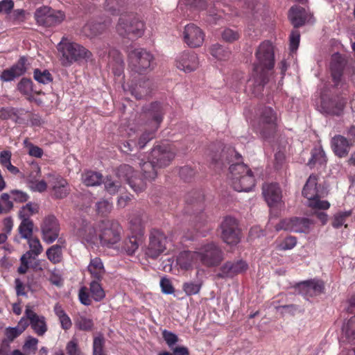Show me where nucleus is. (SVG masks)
Returning <instances> with one entry per match:
<instances>
[{
	"mask_svg": "<svg viewBox=\"0 0 355 355\" xmlns=\"http://www.w3.org/2000/svg\"><path fill=\"white\" fill-rule=\"evenodd\" d=\"M130 229L132 234L140 236L144 235V225L139 217L132 218L130 220Z\"/></svg>",
	"mask_w": 355,
	"mask_h": 355,
	"instance_id": "52",
	"label": "nucleus"
},
{
	"mask_svg": "<svg viewBox=\"0 0 355 355\" xmlns=\"http://www.w3.org/2000/svg\"><path fill=\"white\" fill-rule=\"evenodd\" d=\"M235 156L238 162L230 165V178L233 189L239 192H248L255 185V180L250 168L242 162L241 156L238 153H235Z\"/></svg>",
	"mask_w": 355,
	"mask_h": 355,
	"instance_id": "4",
	"label": "nucleus"
},
{
	"mask_svg": "<svg viewBox=\"0 0 355 355\" xmlns=\"http://www.w3.org/2000/svg\"><path fill=\"white\" fill-rule=\"evenodd\" d=\"M105 339L103 334H98L94 337L93 355H107L104 347Z\"/></svg>",
	"mask_w": 355,
	"mask_h": 355,
	"instance_id": "46",
	"label": "nucleus"
},
{
	"mask_svg": "<svg viewBox=\"0 0 355 355\" xmlns=\"http://www.w3.org/2000/svg\"><path fill=\"white\" fill-rule=\"evenodd\" d=\"M149 156L153 163L157 164V168H164L168 166L174 159L175 150L173 145L162 143L154 146Z\"/></svg>",
	"mask_w": 355,
	"mask_h": 355,
	"instance_id": "14",
	"label": "nucleus"
},
{
	"mask_svg": "<svg viewBox=\"0 0 355 355\" xmlns=\"http://www.w3.org/2000/svg\"><path fill=\"white\" fill-rule=\"evenodd\" d=\"M239 33L231 28H225L222 33V38L227 42H233L239 40Z\"/></svg>",
	"mask_w": 355,
	"mask_h": 355,
	"instance_id": "57",
	"label": "nucleus"
},
{
	"mask_svg": "<svg viewBox=\"0 0 355 355\" xmlns=\"http://www.w3.org/2000/svg\"><path fill=\"white\" fill-rule=\"evenodd\" d=\"M300 293L306 299L322 294L324 290V284L322 280L311 279L298 284Z\"/></svg>",
	"mask_w": 355,
	"mask_h": 355,
	"instance_id": "25",
	"label": "nucleus"
},
{
	"mask_svg": "<svg viewBox=\"0 0 355 355\" xmlns=\"http://www.w3.org/2000/svg\"><path fill=\"white\" fill-rule=\"evenodd\" d=\"M342 343L355 345V315L352 316L342 327Z\"/></svg>",
	"mask_w": 355,
	"mask_h": 355,
	"instance_id": "35",
	"label": "nucleus"
},
{
	"mask_svg": "<svg viewBox=\"0 0 355 355\" xmlns=\"http://www.w3.org/2000/svg\"><path fill=\"white\" fill-rule=\"evenodd\" d=\"M47 258L53 263H58L62 260V250L59 245H54L46 250Z\"/></svg>",
	"mask_w": 355,
	"mask_h": 355,
	"instance_id": "47",
	"label": "nucleus"
},
{
	"mask_svg": "<svg viewBox=\"0 0 355 355\" xmlns=\"http://www.w3.org/2000/svg\"><path fill=\"white\" fill-rule=\"evenodd\" d=\"M210 53L216 59L225 60L229 58L230 51L219 44H213L210 48Z\"/></svg>",
	"mask_w": 355,
	"mask_h": 355,
	"instance_id": "44",
	"label": "nucleus"
},
{
	"mask_svg": "<svg viewBox=\"0 0 355 355\" xmlns=\"http://www.w3.org/2000/svg\"><path fill=\"white\" fill-rule=\"evenodd\" d=\"M128 0H106L105 9L112 15H118L126 6Z\"/></svg>",
	"mask_w": 355,
	"mask_h": 355,
	"instance_id": "41",
	"label": "nucleus"
},
{
	"mask_svg": "<svg viewBox=\"0 0 355 355\" xmlns=\"http://www.w3.org/2000/svg\"><path fill=\"white\" fill-rule=\"evenodd\" d=\"M116 175L119 179L123 180L128 183L129 180L132 179L135 174L131 166L129 164H121L117 168Z\"/></svg>",
	"mask_w": 355,
	"mask_h": 355,
	"instance_id": "43",
	"label": "nucleus"
},
{
	"mask_svg": "<svg viewBox=\"0 0 355 355\" xmlns=\"http://www.w3.org/2000/svg\"><path fill=\"white\" fill-rule=\"evenodd\" d=\"M10 193L13 200L17 202H25L29 198L26 193L17 189L12 190Z\"/></svg>",
	"mask_w": 355,
	"mask_h": 355,
	"instance_id": "64",
	"label": "nucleus"
},
{
	"mask_svg": "<svg viewBox=\"0 0 355 355\" xmlns=\"http://www.w3.org/2000/svg\"><path fill=\"white\" fill-rule=\"evenodd\" d=\"M312 221L306 218L293 217L282 220L277 225V231L282 230L300 233H309Z\"/></svg>",
	"mask_w": 355,
	"mask_h": 355,
	"instance_id": "16",
	"label": "nucleus"
},
{
	"mask_svg": "<svg viewBox=\"0 0 355 355\" xmlns=\"http://www.w3.org/2000/svg\"><path fill=\"white\" fill-rule=\"evenodd\" d=\"M166 236L162 231L153 230L149 236L146 255L152 259L157 258L166 250Z\"/></svg>",
	"mask_w": 355,
	"mask_h": 355,
	"instance_id": "19",
	"label": "nucleus"
},
{
	"mask_svg": "<svg viewBox=\"0 0 355 355\" xmlns=\"http://www.w3.org/2000/svg\"><path fill=\"white\" fill-rule=\"evenodd\" d=\"M116 31L121 36L130 40L141 37L144 32V24L133 15L120 17Z\"/></svg>",
	"mask_w": 355,
	"mask_h": 355,
	"instance_id": "8",
	"label": "nucleus"
},
{
	"mask_svg": "<svg viewBox=\"0 0 355 355\" xmlns=\"http://www.w3.org/2000/svg\"><path fill=\"white\" fill-rule=\"evenodd\" d=\"M162 337L170 347L178 341V337L176 334L166 329L162 331Z\"/></svg>",
	"mask_w": 355,
	"mask_h": 355,
	"instance_id": "61",
	"label": "nucleus"
},
{
	"mask_svg": "<svg viewBox=\"0 0 355 355\" xmlns=\"http://www.w3.org/2000/svg\"><path fill=\"white\" fill-rule=\"evenodd\" d=\"M327 162L325 153L322 148H314L311 151V157L308 162V166L311 168L315 164L323 165Z\"/></svg>",
	"mask_w": 355,
	"mask_h": 355,
	"instance_id": "39",
	"label": "nucleus"
},
{
	"mask_svg": "<svg viewBox=\"0 0 355 355\" xmlns=\"http://www.w3.org/2000/svg\"><path fill=\"white\" fill-rule=\"evenodd\" d=\"M248 266L243 260L236 261H227L220 268L216 277L220 279L232 278L247 270Z\"/></svg>",
	"mask_w": 355,
	"mask_h": 355,
	"instance_id": "23",
	"label": "nucleus"
},
{
	"mask_svg": "<svg viewBox=\"0 0 355 355\" xmlns=\"http://www.w3.org/2000/svg\"><path fill=\"white\" fill-rule=\"evenodd\" d=\"M176 67L186 73L195 71L199 66L198 55L193 51H183L175 60Z\"/></svg>",
	"mask_w": 355,
	"mask_h": 355,
	"instance_id": "22",
	"label": "nucleus"
},
{
	"mask_svg": "<svg viewBox=\"0 0 355 355\" xmlns=\"http://www.w3.org/2000/svg\"><path fill=\"white\" fill-rule=\"evenodd\" d=\"M66 350L68 355H83L76 339H72L66 346Z\"/></svg>",
	"mask_w": 355,
	"mask_h": 355,
	"instance_id": "59",
	"label": "nucleus"
},
{
	"mask_svg": "<svg viewBox=\"0 0 355 355\" xmlns=\"http://www.w3.org/2000/svg\"><path fill=\"white\" fill-rule=\"evenodd\" d=\"M24 315L29 319L31 328L38 336H42L46 332L47 326L44 316L38 315L29 307H26Z\"/></svg>",
	"mask_w": 355,
	"mask_h": 355,
	"instance_id": "30",
	"label": "nucleus"
},
{
	"mask_svg": "<svg viewBox=\"0 0 355 355\" xmlns=\"http://www.w3.org/2000/svg\"><path fill=\"white\" fill-rule=\"evenodd\" d=\"M122 230L116 220H101L93 227L94 234L90 232V245L100 243L102 245L112 248L121 241Z\"/></svg>",
	"mask_w": 355,
	"mask_h": 355,
	"instance_id": "3",
	"label": "nucleus"
},
{
	"mask_svg": "<svg viewBox=\"0 0 355 355\" xmlns=\"http://www.w3.org/2000/svg\"><path fill=\"white\" fill-rule=\"evenodd\" d=\"M58 50L61 53V62L63 66L68 67L73 62L84 60L87 50L82 45L71 42L62 40L58 46Z\"/></svg>",
	"mask_w": 355,
	"mask_h": 355,
	"instance_id": "10",
	"label": "nucleus"
},
{
	"mask_svg": "<svg viewBox=\"0 0 355 355\" xmlns=\"http://www.w3.org/2000/svg\"><path fill=\"white\" fill-rule=\"evenodd\" d=\"M146 180L137 177L136 175L128 183L136 193H140L146 188Z\"/></svg>",
	"mask_w": 355,
	"mask_h": 355,
	"instance_id": "51",
	"label": "nucleus"
},
{
	"mask_svg": "<svg viewBox=\"0 0 355 355\" xmlns=\"http://www.w3.org/2000/svg\"><path fill=\"white\" fill-rule=\"evenodd\" d=\"M262 193L269 207H277L281 204L282 195L278 184H264L262 187Z\"/></svg>",
	"mask_w": 355,
	"mask_h": 355,
	"instance_id": "24",
	"label": "nucleus"
},
{
	"mask_svg": "<svg viewBox=\"0 0 355 355\" xmlns=\"http://www.w3.org/2000/svg\"><path fill=\"white\" fill-rule=\"evenodd\" d=\"M17 116V110L14 107H3L0 109V119L7 120Z\"/></svg>",
	"mask_w": 355,
	"mask_h": 355,
	"instance_id": "60",
	"label": "nucleus"
},
{
	"mask_svg": "<svg viewBox=\"0 0 355 355\" xmlns=\"http://www.w3.org/2000/svg\"><path fill=\"white\" fill-rule=\"evenodd\" d=\"M203 197L200 196L199 193L193 192L188 195L187 198V203L189 206L193 207H196V212L192 214V223H193L194 227L197 232L201 234L203 236H205V233L210 230V225H208L207 221L206 215L202 211L203 209ZM187 211H189V210Z\"/></svg>",
	"mask_w": 355,
	"mask_h": 355,
	"instance_id": "7",
	"label": "nucleus"
},
{
	"mask_svg": "<svg viewBox=\"0 0 355 355\" xmlns=\"http://www.w3.org/2000/svg\"><path fill=\"white\" fill-rule=\"evenodd\" d=\"M105 339L103 334H98L94 337L93 355H107L104 347Z\"/></svg>",
	"mask_w": 355,
	"mask_h": 355,
	"instance_id": "45",
	"label": "nucleus"
},
{
	"mask_svg": "<svg viewBox=\"0 0 355 355\" xmlns=\"http://www.w3.org/2000/svg\"><path fill=\"white\" fill-rule=\"evenodd\" d=\"M153 55L144 49H137L128 54V66L131 71L146 73L153 69Z\"/></svg>",
	"mask_w": 355,
	"mask_h": 355,
	"instance_id": "9",
	"label": "nucleus"
},
{
	"mask_svg": "<svg viewBox=\"0 0 355 355\" xmlns=\"http://www.w3.org/2000/svg\"><path fill=\"white\" fill-rule=\"evenodd\" d=\"M341 93L340 89H334L331 96L324 91L321 94V107L330 115L341 116L347 103V95Z\"/></svg>",
	"mask_w": 355,
	"mask_h": 355,
	"instance_id": "6",
	"label": "nucleus"
},
{
	"mask_svg": "<svg viewBox=\"0 0 355 355\" xmlns=\"http://www.w3.org/2000/svg\"><path fill=\"white\" fill-rule=\"evenodd\" d=\"M26 12L24 9H16L12 11L9 18L14 22L21 23L25 21Z\"/></svg>",
	"mask_w": 355,
	"mask_h": 355,
	"instance_id": "58",
	"label": "nucleus"
},
{
	"mask_svg": "<svg viewBox=\"0 0 355 355\" xmlns=\"http://www.w3.org/2000/svg\"><path fill=\"white\" fill-rule=\"evenodd\" d=\"M236 218L227 216L220 225L221 238L223 241L230 245H236L240 241V230Z\"/></svg>",
	"mask_w": 355,
	"mask_h": 355,
	"instance_id": "18",
	"label": "nucleus"
},
{
	"mask_svg": "<svg viewBox=\"0 0 355 355\" xmlns=\"http://www.w3.org/2000/svg\"><path fill=\"white\" fill-rule=\"evenodd\" d=\"M318 180L317 175L311 174L309 176L302 190V195L305 198L318 197Z\"/></svg>",
	"mask_w": 355,
	"mask_h": 355,
	"instance_id": "37",
	"label": "nucleus"
},
{
	"mask_svg": "<svg viewBox=\"0 0 355 355\" xmlns=\"http://www.w3.org/2000/svg\"><path fill=\"white\" fill-rule=\"evenodd\" d=\"M180 176L184 181H189L195 175L194 170L188 166H184L180 169Z\"/></svg>",
	"mask_w": 355,
	"mask_h": 355,
	"instance_id": "63",
	"label": "nucleus"
},
{
	"mask_svg": "<svg viewBox=\"0 0 355 355\" xmlns=\"http://www.w3.org/2000/svg\"><path fill=\"white\" fill-rule=\"evenodd\" d=\"M65 15L60 10H55L49 6L37 8L35 12V18L37 24L45 27H51L60 24Z\"/></svg>",
	"mask_w": 355,
	"mask_h": 355,
	"instance_id": "15",
	"label": "nucleus"
},
{
	"mask_svg": "<svg viewBox=\"0 0 355 355\" xmlns=\"http://www.w3.org/2000/svg\"><path fill=\"white\" fill-rule=\"evenodd\" d=\"M33 226V220L21 221L19 226V232L21 238L28 239L32 237Z\"/></svg>",
	"mask_w": 355,
	"mask_h": 355,
	"instance_id": "49",
	"label": "nucleus"
},
{
	"mask_svg": "<svg viewBox=\"0 0 355 355\" xmlns=\"http://www.w3.org/2000/svg\"><path fill=\"white\" fill-rule=\"evenodd\" d=\"M196 250L199 263L205 267L218 266L223 260V252L214 242L202 245Z\"/></svg>",
	"mask_w": 355,
	"mask_h": 355,
	"instance_id": "12",
	"label": "nucleus"
},
{
	"mask_svg": "<svg viewBox=\"0 0 355 355\" xmlns=\"http://www.w3.org/2000/svg\"><path fill=\"white\" fill-rule=\"evenodd\" d=\"M300 34L299 31L294 30L290 35V49L292 51H296L299 46Z\"/></svg>",
	"mask_w": 355,
	"mask_h": 355,
	"instance_id": "62",
	"label": "nucleus"
},
{
	"mask_svg": "<svg viewBox=\"0 0 355 355\" xmlns=\"http://www.w3.org/2000/svg\"><path fill=\"white\" fill-rule=\"evenodd\" d=\"M88 222L87 218H80L74 224V232L76 235L81 239L82 243L85 245L89 243Z\"/></svg>",
	"mask_w": 355,
	"mask_h": 355,
	"instance_id": "38",
	"label": "nucleus"
},
{
	"mask_svg": "<svg viewBox=\"0 0 355 355\" xmlns=\"http://www.w3.org/2000/svg\"><path fill=\"white\" fill-rule=\"evenodd\" d=\"M347 65V61L344 56L338 53L331 55L329 62L330 77L332 82V89H340L341 93L347 94L349 92V84L344 77V73Z\"/></svg>",
	"mask_w": 355,
	"mask_h": 355,
	"instance_id": "5",
	"label": "nucleus"
},
{
	"mask_svg": "<svg viewBox=\"0 0 355 355\" xmlns=\"http://www.w3.org/2000/svg\"><path fill=\"white\" fill-rule=\"evenodd\" d=\"M256 62L253 64L252 77L247 83V89L254 96L262 94L269 80L268 71L275 67V52L272 44L266 40L261 42L255 52Z\"/></svg>",
	"mask_w": 355,
	"mask_h": 355,
	"instance_id": "1",
	"label": "nucleus"
},
{
	"mask_svg": "<svg viewBox=\"0 0 355 355\" xmlns=\"http://www.w3.org/2000/svg\"><path fill=\"white\" fill-rule=\"evenodd\" d=\"M352 215V211H346L339 212L336 214L333 218L331 225L334 228H339L342 225H345V227H347V225L345 224L347 218Z\"/></svg>",
	"mask_w": 355,
	"mask_h": 355,
	"instance_id": "50",
	"label": "nucleus"
},
{
	"mask_svg": "<svg viewBox=\"0 0 355 355\" xmlns=\"http://www.w3.org/2000/svg\"><path fill=\"white\" fill-rule=\"evenodd\" d=\"M352 144L345 137L337 135L331 140V147L334 154L340 158L346 157L349 151Z\"/></svg>",
	"mask_w": 355,
	"mask_h": 355,
	"instance_id": "31",
	"label": "nucleus"
},
{
	"mask_svg": "<svg viewBox=\"0 0 355 355\" xmlns=\"http://www.w3.org/2000/svg\"><path fill=\"white\" fill-rule=\"evenodd\" d=\"M148 161H144V156L142 155H134L131 157V160L136 164H138L142 171V174L145 180L152 181L155 179L157 175L156 168L157 167L155 163H153L150 160V156L148 157Z\"/></svg>",
	"mask_w": 355,
	"mask_h": 355,
	"instance_id": "26",
	"label": "nucleus"
},
{
	"mask_svg": "<svg viewBox=\"0 0 355 355\" xmlns=\"http://www.w3.org/2000/svg\"><path fill=\"white\" fill-rule=\"evenodd\" d=\"M30 248V250L27 252L28 258L35 259L42 252L43 248L40 243V240L37 237H31L27 239Z\"/></svg>",
	"mask_w": 355,
	"mask_h": 355,
	"instance_id": "42",
	"label": "nucleus"
},
{
	"mask_svg": "<svg viewBox=\"0 0 355 355\" xmlns=\"http://www.w3.org/2000/svg\"><path fill=\"white\" fill-rule=\"evenodd\" d=\"M24 144L28 149L29 155L37 158L42 157V156L44 154L42 148L37 146L34 145L31 142H28L27 139L24 141Z\"/></svg>",
	"mask_w": 355,
	"mask_h": 355,
	"instance_id": "55",
	"label": "nucleus"
},
{
	"mask_svg": "<svg viewBox=\"0 0 355 355\" xmlns=\"http://www.w3.org/2000/svg\"><path fill=\"white\" fill-rule=\"evenodd\" d=\"M205 33L194 24L185 26L183 32L184 42L191 48H197L202 45L205 40Z\"/></svg>",
	"mask_w": 355,
	"mask_h": 355,
	"instance_id": "20",
	"label": "nucleus"
},
{
	"mask_svg": "<svg viewBox=\"0 0 355 355\" xmlns=\"http://www.w3.org/2000/svg\"><path fill=\"white\" fill-rule=\"evenodd\" d=\"M40 229L43 241L51 244L59 236L60 223L54 215L49 214L44 218Z\"/></svg>",
	"mask_w": 355,
	"mask_h": 355,
	"instance_id": "17",
	"label": "nucleus"
},
{
	"mask_svg": "<svg viewBox=\"0 0 355 355\" xmlns=\"http://www.w3.org/2000/svg\"><path fill=\"white\" fill-rule=\"evenodd\" d=\"M177 265L184 270L192 269L199 264L197 250L181 252L176 259Z\"/></svg>",
	"mask_w": 355,
	"mask_h": 355,
	"instance_id": "29",
	"label": "nucleus"
},
{
	"mask_svg": "<svg viewBox=\"0 0 355 355\" xmlns=\"http://www.w3.org/2000/svg\"><path fill=\"white\" fill-rule=\"evenodd\" d=\"M104 185L106 191L112 195L116 193L121 187V184L119 182L114 181L110 178H106L104 182Z\"/></svg>",
	"mask_w": 355,
	"mask_h": 355,
	"instance_id": "56",
	"label": "nucleus"
},
{
	"mask_svg": "<svg viewBox=\"0 0 355 355\" xmlns=\"http://www.w3.org/2000/svg\"><path fill=\"white\" fill-rule=\"evenodd\" d=\"M105 272L103 264L99 258L90 260V275L95 279L90 282V299L96 302H100L105 297V291L99 283Z\"/></svg>",
	"mask_w": 355,
	"mask_h": 355,
	"instance_id": "13",
	"label": "nucleus"
},
{
	"mask_svg": "<svg viewBox=\"0 0 355 355\" xmlns=\"http://www.w3.org/2000/svg\"><path fill=\"white\" fill-rule=\"evenodd\" d=\"M201 282H184L182 285V290L187 295L191 296L199 293L202 288Z\"/></svg>",
	"mask_w": 355,
	"mask_h": 355,
	"instance_id": "48",
	"label": "nucleus"
},
{
	"mask_svg": "<svg viewBox=\"0 0 355 355\" xmlns=\"http://www.w3.org/2000/svg\"><path fill=\"white\" fill-rule=\"evenodd\" d=\"M306 10L300 6H292L288 11V19L295 28L302 26L307 20Z\"/></svg>",
	"mask_w": 355,
	"mask_h": 355,
	"instance_id": "32",
	"label": "nucleus"
},
{
	"mask_svg": "<svg viewBox=\"0 0 355 355\" xmlns=\"http://www.w3.org/2000/svg\"><path fill=\"white\" fill-rule=\"evenodd\" d=\"M143 241L142 236L132 234L123 242L122 251L129 256L133 255Z\"/></svg>",
	"mask_w": 355,
	"mask_h": 355,
	"instance_id": "36",
	"label": "nucleus"
},
{
	"mask_svg": "<svg viewBox=\"0 0 355 355\" xmlns=\"http://www.w3.org/2000/svg\"><path fill=\"white\" fill-rule=\"evenodd\" d=\"M27 58L24 56L20 57L18 61L13 64L10 69H5L2 71L0 79L5 82L13 80L15 78L24 75L26 72Z\"/></svg>",
	"mask_w": 355,
	"mask_h": 355,
	"instance_id": "27",
	"label": "nucleus"
},
{
	"mask_svg": "<svg viewBox=\"0 0 355 355\" xmlns=\"http://www.w3.org/2000/svg\"><path fill=\"white\" fill-rule=\"evenodd\" d=\"M309 200V206L314 209L326 210L330 207V204L327 200H321L320 196L307 198Z\"/></svg>",
	"mask_w": 355,
	"mask_h": 355,
	"instance_id": "53",
	"label": "nucleus"
},
{
	"mask_svg": "<svg viewBox=\"0 0 355 355\" xmlns=\"http://www.w3.org/2000/svg\"><path fill=\"white\" fill-rule=\"evenodd\" d=\"M164 114V106L160 103L153 102L150 103L148 109L144 114V117L147 119L146 125L149 129H145L137 141L132 139L131 136L129 135V140L121 146V150L128 153V152L132 151L133 146H136L140 149L144 148L147 143L155 137V132L159 128Z\"/></svg>",
	"mask_w": 355,
	"mask_h": 355,
	"instance_id": "2",
	"label": "nucleus"
},
{
	"mask_svg": "<svg viewBox=\"0 0 355 355\" xmlns=\"http://www.w3.org/2000/svg\"><path fill=\"white\" fill-rule=\"evenodd\" d=\"M277 113L270 107H263L259 112L257 131L264 139L274 137L277 132Z\"/></svg>",
	"mask_w": 355,
	"mask_h": 355,
	"instance_id": "11",
	"label": "nucleus"
},
{
	"mask_svg": "<svg viewBox=\"0 0 355 355\" xmlns=\"http://www.w3.org/2000/svg\"><path fill=\"white\" fill-rule=\"evenodd\" d=\"M111 60L109 61V66L114 76L122 75L124 69V62L121 54L116 50H112L109 52Z\"/></svg>",
	"mask_w": 355,
	"mask_h": 355,
	"instance_id": "34",
	"label": "nucleus"
},
{
	"mask_svg": "<svg viewBox=\"0 0 355 355\" xmlns=\"http://www.w3.org/2000/svg\"><path fill=\"white\" fill-rule=\"evenodd\" d=\"M51 179L49 184L53 191V197L55 199L65 198L69 193L68 183L65 179L59 175L49 174Z\"/></svg>",
	"mask_w": 355,
	"mask_h": 355,
	"instance_id": "28",
	"label": "nucleus"
},
{
	"mask_svg": "<svg viewBox=\"0 0 355 355\" xmlns=\"http://www.w3.org/2000/svg\"><path fill=\"white\" fill-rule=\"evenodd\" d=\"M33 78L38 83L42 85H48L53 82V78L52 74L49 70H41L40 69H35L33 71Z\"/></svg>",
	"mask_w": 355,
	"mask_h": 355,
	"instance_id": "40",
	"label": "nucleus"
},
{
	"mask_svg": "<svg viewBox=\"0 0 355 355\" xmlns=\"http://www.w3.org/2000/svg\"><path fill=\"white\" fill-rule=\"evenodd\" d=\"M112 209V203L107 200H103L96 203V211L98 215L105 216Z\"/></svg>",
	"mask_w": 355,
	"mask_h": 355,
	"instance_id": "54",
	"label": "nucleus"
},
{
	"mask_svg": "<svg viewBox=\"0 0 355 355\" xmlns=\"http://www.w3.org/2000/svg\"><path fill=\"white\" fill-rule=\"evenodd\" d=\"M123 89L128 91L136 99L139 100L148 96L152 91V83L149 79L141 78L139 83H127L123 85Z\"/></svg>",
	"mask_w": 355,
	"mask_h": 355,
	"instance_id": "21",
	"label": "nucleus"
},
{
	"mask_svg": "<svg viewBox=\"0 0 355 355\" xmlns=\"http://www.w3.org/2000/svg\"><path fill=\"white\" fill-rule=\"evenodd\" d=\"M17 89L21 94L26 96L28 101H32L33 93L37 95L44 94L42 89H37V87L34 86L31 79L28 78L21 79L17 84Z\"/></svg>",
	"mask_w": 355,
	"mask_h": 355,
	"instance_id": "33",
	"label": "nucleus"
}]
</instances>
